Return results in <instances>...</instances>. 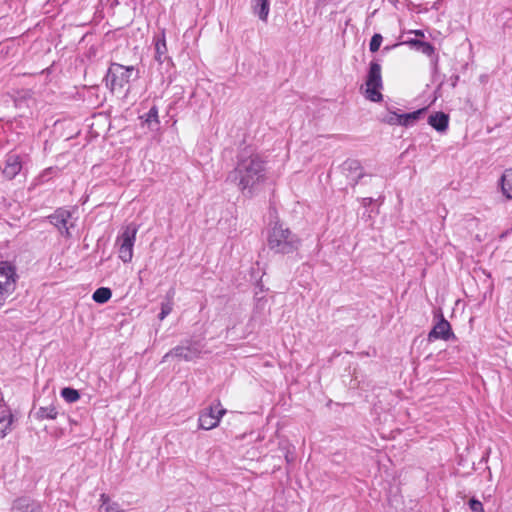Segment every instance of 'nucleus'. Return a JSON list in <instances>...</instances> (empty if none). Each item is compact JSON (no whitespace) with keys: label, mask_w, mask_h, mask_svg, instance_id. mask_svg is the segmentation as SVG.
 I'll use <instances>...</instances> for the list:
<instances>
[{"label":"nucleus","mask_w":512,"mask_h":512,"mask_svg":"<svg viewBox=\"0 0 512 512\" xmlns=\"http://www.w3.org/2000/svg\"><path fill=\"white\" fill-rule=\"evenodd\" d=\"M227 181L237 185L246 197H252L258 187L266 181V165L262 157L249 148L240 150L236 164L227 175Z\"/></svg>","instance_id":"nucleus-1"},{"label":"nucleus","mask_w":512,"mask_h":512,"mask_svg":"<svg viewBox=\"0 0 512 512\" xmlns=\"http://www.w3.org/2000/svg\"><path fill=\"white\" fill-rule=\"evenodd\" d=\"M267 245L274 253L290 254L299 249L301 239L283 223L275 222L268 230Z\"/></svg>","instance_id":"nucleus-2"},{"label":"nucleus","mask_w":512,"mask_h":512,"mask_svg":"<svg viewBox=\"0 0 512 512\" xmlns=\"http://www.w3.org/2000/svg\"><path fill=\"white\" fill-rule=\"evenodd\" d=\"M139 78V71L134 66L111 63L105 76L106 86L113 92L122 89L130 81Z\"/></svg>","instance_id":"nucleus-3"},{"label":"nucleus","mask_w":512,"mask_h":512,"mask_svg":"<svg viewBox=\"0 0 512 512\" xmlns=\"http://www.w3.org/2000/svg\"><path fill=\"white\" fill-rule=\"evenodd\" d=\"M137 232L138 226L130 223L122 229L116 239L115 246L117 247L118 256L124 263L132 261Z\"/></svg>","instance_id":"nucleus-4"},{"label":"nucleus","mask_w":512,"mask_h":512,"mask_svg":"<svg viewBox=\"0 0 512 512\" xmlns=\"http://www.w3.org/2000/svg\"><path fill=\"white\" fill-rule=\"evenodd\" d=\"M366 98L372 102H380L383 98L380 89L383 86L381 66L378 62L372 61L366 79Z\"/></svg>","instance_id":"nucleus-5"},{"label":"nucleus","mask_w":512,"mask_h":512,"mask_svg":"<svg viewBox=\"0 0 512 512\" xmlns=\"http://www.w3.org/2000/svg\"><path fill=\"white\" fill-rule=\"evenodd\" d=\"M203 348V344L198 340H185L180 345L167 352L162 361L165 362L170 357H176L185 361H193L200 356Z\"/></svg>","instance_id":"nucleus-6"},{"label":"nucleus","mask_w":512,"mask_h":512,"mask_svg":"<svg viewBox=\"0 0 512 512\" xmlns=\"http://www.w3.org/2000/svg\"><path fill=\"white\" fill-rule=\"evenodd\" d=\"M226 413V409L222 408L218 401L216 406H210L204 409L199 416V428L203 430H211L218 426L221 418Z\"/></svg>","instance_id":"nucleus-7"},{"label":"nucleus","mask_w":512,"mask_h":512,"mask_svg":"<svg viewBox=\"0 0 512 512\" xmlns=\"http://www.w3.org/2000/svg\"><path fill=\"white\" fill-rule=\"evenodd\" d=\"M72 217L71 211L66 208H58L53 214L47 217L48 221L66 238L71 237L70 228L74 224L70 221Z\"/></svg>","instance_id":"nucleus-8"},{"label":"nucleus","mask_w":512,"mask_h":512,"mask_svg":"<svg viewBox=\"0 0 512 512\" xmlns=\"http://www.w3.org/2000/svg\"><path fill=\"white\" fill-rule=\"evenodd\" d=\"M15 267L7 261L0 262V291L10 296L16 288Z\"/></svg>","instance_id":"nucleus-9"},{"label":"nucleus","mask_w":512,"mask_h":512,"mask_svg":"<svg viewBox=\"0 0 512 512\" xmlns=\"http://www.w3.org/2000/svg\"><path fill=\"white\" fill-rule=\"evenodd\" d=\"M455 335L452 331L450 323L443 317V315H440V319L438 322L433 326L431 331L428 334V341L432 342L438 339L448 341L450 339H454Z\"/></svg>","instance_id":"nucleus-10"},{"label":"nucleus","mask_w":512,"mask_h":512,"mask_svg":"<svg viewBox=\"0 0 512 512\" xmlns=\"http://www.w3.org/2000/svg\"><path fill=\"white\" fill-rule=\"evenodd\" d=\"M11 512H44L40 501L30 496H21L12 502Z\"/></svg>","instance_id":"nucleus-11"},{"label":"nucleus","mask_w":512,"mask_h":512,"mask_svg":"<svg viewBox=\"0 0 512 512\" xmlns=\"http://www.w3.org/2000/svg\"><path fill=\"white\" fill-rule=\"evenodd\" d=\"M154 46H155V60L160 63H167L170 65L171 58L168 56V49L165 39V30L163 29L158 35L154 37Z\"/></svg>","instance_id":"nucleus-12"},{"label":"nucleus","mask_w":512,"mask_h":512,"mask_svg":"<svg viewBox=\"0 0 512 512\" xmlns=\"http://www.w3.org/2000/svg\"><path fill=\"white\" fill-rule=\"evenodd\" d=\"M22 168L20 157L17 154H8L3 168V174L8 179H13Z\"/></svg>","instance_id":"nucleus-13"},{"label":"nucleus","mask_w":512,"mask_h":512,"mask_svg":"<svg viewBox=\"0 0 512 512\" xmlns=\"http://www.w3.org/2000/svg\"><path fill=\"white\" fill-rule=\"evenodd\" d=\"M428 124L438 132H445L449 125V115L439 111L428 117Z\"/></svg>","instance_id":"nucleus-14"},{"label":"nucleus","mask_w":512,"mask_h":512,"mask_svg":"<svg viewBox=\"0 0 512 512\" xmlns=\"http://www.w3.org/2000/svg\"><path fill=\"white\" fill-rule=\"evenodd\" d=\"M252 10L260 20L266 22L270 11L269 0H252Z\"/></svg>","instance_id":"nucleus-15"},{"label":"nucleus","mask_w":512,"mask_h":512,"mask_svg":"<svg viewBox=\"0 0 512 512\" xmlns=\"http://www.w3.org/2000/svg\"><path fill=\"white\" fill-rule=\"evenodd\" d=\"M426 111L427 108H421L410 113L400 114V126H413L421 118V116L426 113Z\"/></svg>","instance_id":"nucleus-16"},{"label":"nucleus","mask_w":512,"mask_h":512,"mask_svg":"<svg viewBox=\"0 0 512 512\" xmlns=\"http://www.w3.org/2000/svg\"><path fill=\"white\" fill-rule=\"evenodd\" d=\"M502 194L509 200H512V169H507L500 179Z\"/></svg>","instance_id":"nucleus-17"},{"label":"nucleus","mask_w":512,"mask_h":512,"mask_svg":"<svg viewBox=\"0 0 512 512\" xmlns=\"http://www.w3.org/2000/svg\"><path fill=\"white\" fill-rule=\"evenodd\" d=\"M0 416V439L4 438L9 431L13 422V415L9 411H2Z\"/></svg>","instance_id":"nucleus-18"},{"label":"nucleus","mask_w":512,"mask_h":512,"mask_svg":"<svg viewBox=\"0 0 512 512\" xmlns=\"http://www.w3.org/2000/svg\"><path fill=\"white\" fill-rule=\"evenodd\" d=\"M112 297V291L108 287H100L96 289L92 295V299L98 304H104Z\"/></svg>","instance_id":"nucleus-19"},{"label":"nucleus","mask_w":512,"mask_h":512,"mask_svg":"<svg viewBox=\"0 0 512 512\" xmlns=\"http://www.w3.org/2000/svg\"><path fill=\"white\" fill-rule=\"evenodd\" d=\"M58 415V411L54 405H49L46 407H40L37 411L38 419H49L54 420Z\"/></svg>","instance_id":"nucleus-20"},{"label":"nucleus","mask_w":512,"mask_h":512,"mask_svg":"<svg viewBox=\"0 0 512 512\" xmlns=\"http://www.w3.org/2000/svg\"><path fill=\"white\" fill-rule=\"evenodd\" d=\"M101 507L105 509L106 512H122L120 509V505L117 502H111L110 498L106 494H101L100 496Z\"/></svg>","instance_id":"nucleus-21"},{"label":"nucleus","mask_w":512,"mask_h":512,"mask_svg":"<svg viewBox=\"0 0 512 512\" xmlns=\"http://www.w3.org/2000/svg\"><path fill=\"white\" fill-rule=\"evenodd\" d=\"M61 396L68 403H74L80 399L79 391L71 387L63 388L61 390Z\"/></svg>","instance_id":"nucleus-22"},{"label":"nucleus","mask_w":512,"mask_h":512,"mask_svg":"<svg viewBox=\"0 0 512 512\" xmlns=\"http://www.w3.org/2000/svg\"><path fill=\"white\" fill-rule=\"evenodd\" d=\"M142 118H144L145 122L149 125H151L152 123H155L156 125L159 124V119H158V108L157 106H152L150 108V110L145 114V116H143Z\"/></svg>","instance_id":"nucleus-23"},{"label":"nucleus","mask_w":512,"mask_h":512,"mask_svg":"<svg viewBox=\"0 0 512 512\" xmlns=\"http://www.w3.org/2000/svg\"><path fill=\"white\" fill-rule=\"evenodd\" d=\"M416 49L427 56L433 55L435 51L434 46L431 43L425 41L417 42Z\"/></svg>","instance_id":"nucleus-24"},{"label":"nucleus","mask_w":512,"mask_h":512,"mask_svg":"<svg viewBox=\"0 0 512 512\" xmlns=\"http://www.w3.org/2000/svg\"><path fill=\"white\" fill-rule=\"evenodd\" d=\"M173 309V303L171 299H168L166 302H162L161 304V312L158 315L159 320H164Z\"/></svg>","instance_id":"nucleus-25"},{"label":"nucleus","mask_w":512,"mask_h":512,"mask_svg":"<svg viewBox=\"0 0 512 512\" xmlns=\"http://www.w3.org/2000/svg\"><path fill=\"white\" fill-rule=\"evenodd\" d=\"M382 41H383V38L380 34H378V33L374 34L369 43L370 51L372 53L377 52L381 46Z\"/></svg>","instance_id":"nucleus-26"},{"label":"nucleus","mask_w":512,"mask_h":512,"mask_svg":"<svg viewBox=\"0 0 512 512\" xmlns=\"http://www.w3.org/2000/svg\"><path fill=\"white\" fill-rule=\"evenodd\" d=\"M400 121H401L400 114H397L395 112L390 113L383 119V122H385L389 125H400Z\"/></svg>","instance_id":"nucleus-27"},{"label":"nucleus","mask_w":512,"mask_h":512,"mask_svg":"<svg viewBox=\"0 0 512 512\" xmlns=\"http://www.w3.org/2000/svg\"><path fill=\"white\" fill-rule=\"evenodd\" d=\"M469 507L472 512H484L483 504L475 498L469 500Z\"/></svg>","instance_id":"nucleus-28"},{"label":"nucleus","mask_w":512,"mask_h":512,"mask_svg":"<svg viewBox=\"0 0 512 512\" xmlns=\"http://www.w3.org/2000/svg\"><path fill=\"white\" fill-rule=\"evenodd\" d=\"M344 165L349 170H357L360 167V164L357 160H348Z\"/></svg>","instance_id":"nucleus-29"},{"label":"nucleus","mask_w":512,"mask_h":512,"mask_svg":"<svg viewBox=\"0 0 512 512\" xmlns=\"http://www.w3.org/2000/svg\"><path fill=\"white\" fill-rule=\"evenodd\" d=\"M285 459H286L287 463H292L294 461V456L292 453L287 451L285 454Z\"/></svg>","instance_id":"nucleus-30"},{"label":"nucleus","mask_w":512,"mask_h":512,"mask_svg":"<svg viewBox=\"0 0 512 512\" xmlns=\"http://www.w3.org/2000/svg\"><path fill=\"white\" fill-rule=\"evenodd\" d=\"M7 297L9 296L0 291V308L4 305Z\"/></svg>","instance_id":"nucleus-31"},{"label":"nucleus","mask_w":512,"mask_h":512,"mask_svg":"<svg viewBox=\"0 0 512 512\" xmlns=\"http://www.w3.org/2000/svg\"><path fill=\"white\" fill-rule=\"evenodd\" d=\"M417 42H421V40H417V39H412L410 41H408L407 43L414 46L416 48V43Z\"/></svg>","instance_id":"nucleus-32"},{"label":"nucleus","mask_w":512,"mask_h":512,"mask_svg":"<svg viewBox=\"0 0 512 512\" xmlns=\"http://www.w3.org/2000/svg\"><path fill=\"white\" fill-rule=\"evenodd\" d=\"M414 33L416 36H424V33L421 30H415Z\"/></svg>","instance_id":"nucleus-33"},{"label":"nucleus","mask_w":512,"mask_h":512,"mask_svg":"<svg viewBox=\"0 0 512 512\" xmlns=\"http://www.w3.org/2000/svg\"><path fill=\"white\" fill-rule=\"evenodd\" d=\"M372 202V198H364V205L370 204Z\"/></svg>","instance_id":"nucleus-34"},{"label":"nucleus","mask_w":512,"mask_h":512,"mask_svg":"<svg viewBox=\"0 0 512 512\" xmlns=\"http://www.w3.org/2000/svg\"><path fill=\"white\" fill-rule=\"evenodd\" d=\"M509 232H510V231H506V232L502 233L500 237H501V238H504L505 236H507V234H508Z\"/></svg>","instance_id":"nucleus-35"},{"label":"nucleus","mask_w":512,"mask_h":512,"mask_svg":"<svg viewBox=\"0 0 512 512\" xmlns=\"http://www.w3.org/2000/svg\"><path fill=\"white\" fill-rule=\"evenodd\" d=\"M458 80V76H455V79H453V82H456Z\"/></svg>","instance_id":"nucleus-36"},{"label":"nucleus","mask_w":512,"mask_h":512,"mask_svg":"<svg viewBox=\"0 0 512 512\" xmlns=\"http://www.w3.org/2000/svg\"><path fill=\"white\" fill-rule=\"evenodd\" d=\"M458 80V76H455V79H453V82H456Z\"/></svg>","instance_id":"nucleus-37"}]
</instances>
